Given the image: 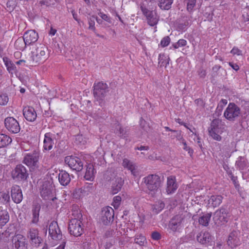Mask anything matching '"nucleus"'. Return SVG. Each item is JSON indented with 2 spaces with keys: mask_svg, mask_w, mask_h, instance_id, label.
Instances as JSON below:
<instances>
[{
  "mask_svg": "<svg viewBox=\"0 0 249 249\" xmlns=\"http://www.w3.org/2000/svg\"><path fill=\"white\" fill-rule=\"evenodd\" d=\"M23 114L25 118L29 122H34L37 117L35 109L31 107H25L23 109Z\"/></svg>",
  "mask_w": 249,
  "mask_h": 249,
  "instance_id": "nucleus-23",
  "label": "nucleus"
},
{
  "mask_svg": "<svg viewBox=\"0 0 249 249\" xmlns=\"http://www.w3.org/2000/svg\"><path fill=\"white\" fill-rule=\"evenodd\" d=\"M71 14H72V16H73V18H74L76 21H77L78 23H79L80 20H79V19H78V18H77V14L75 13V12L74 10H72V11H71Z\"/></svg>",
  "mask_w": 249,
  "mask_h": 249,
  "instance_id": "nucleus-62",
  "label": "nucleus"
},
{
  "mask_svg": "<svg viewBox=\"0 0 249 249\" xmlns=\"http://www.w3.org/2000/svg\"><path fill=\"white\" fill-rule=\"evenodd\" d=\"M27 45H28V44H26V41H25L23 36L22 37H19L17 39L14 46L17 50L23 51Z\"/></svg>",
  "mask_w": 249,
  "mask_h": 249,
  "instance_id": "nucleus-36",
  "label": "nucleus"
},
{
  "mask_svg": "<svg viewBox=\"0 0 249 249\" xmlns=\"http://www.w3.org/2000/svg\"><path fill=\"white\" fill-rule=\"evenodd\" d=\"M108 91L107 85L103 82H99L94 85L93 94L98 101H102Z\"/></svg>",
  "mask_w": 249,
  "mask_h": 249,
  "instance_id": "nucleus-6",
  "label": "nucleus"
},
{
  "mask_svg": "<svg viewBox=\"0 0 249 249\" xmlns=\"http://www.w3.org/2000/svg\"><path fill=\"white\" fill-rule=\"evenodd\" d=\"M75 142L77 144H84L86 141L82 135H78L75 138Z\"/></svg>",
  "mask_w": 249,
  "mask_h": 249,
  "instance_id": "nucleus-48",
  "label": "nucleus"
},
{
  "mask_svg": "<svg viewBox=\"0 0 249 249\" xmlns=\"http://www.w3.org/2000/svg\"><path fill=\"white\" fill-rule=\"evenodd\" d=\"M54 144L53 140L52 139V134L47 133L45 134L43 141V148L45 150H50Z\"/></svg>",
  "mask_w": 249,
  "mask_h": 249,
  "instance_id": "nucleus-27",
  "label": "nucleus"
},
{
  "mask_svg": "<svg viewBox=\"0 0 249 249\" xmlns=\"http://www.w3.org/2000/svg\"><path fill=\"white\" fill-rule=\"evenodd\" d=\"M4 124L6 128L11 133L17 134L20 131V127L19 123L13 117L6 118L4 120Z\"/></svg>",
  "mask_w": 249,
  "mask_h": 249,
  "instance_id": "nucleus-15",
  "label": "nucleus"
},
{
  "mask_svg": "<svg viewBox=\"0 0 249 249\" xmlns=\"http://www.w3.org/2000/svg\"><path fill=\"white\" fill-rule=\"evenodd\" d=\"M239 107L234 103H230L224 112V117L230 122H234L241 115Z\"/></svg>",
  "mask_w": 249,
  "mask_h": 249,
  "instance_id": "nucleus-2",
  "label": "nucleus"
},
{
  "mask_svg": "<svg viewBox=\"0 0 249 249\" xmlns=\"http://www.w3.org/2000/svg\"><path fill=\"white\" fill-rule=\"evenodd\" d=\"M40 205L37 203H34L32 206V218L31 222L33 224H36L39 221V212L40 210Z\"/></svg>",
  "mask_w": 249,
  "mask_h": 249,
  "instance_id": "nucleus-26",
  "label": "nucleus"
},
{
  "mask_svg": "<svg viewBox=\"0 0 249 249\" xmlns=\"http://www.w3.org/2000/svg\"><path fill=\"white\" fill-rule=\"evenodd\" d=\"M2 59L8 72L11 74L15 72L16 67L15 64L7 57H3Z\"/></svg>",
  "mask_w": 249,
  "mask_h": 249,
  "instance_id": "nucleus-31",
  "label": "nucleus"
},
{
  "mask_svg": "<svg viewBox=\"0 0 249 249\" xmlns=\"http://www.w3.org/2000/svg\"><path fill=\"white\" fill-rule=\"evenodd\" d=\"M122 165L124 168L129 170L134 176L137 177L139 175V171L138 166L132 161L127 159H124Z\"/></svg>",
  "mask_w": 249,
  "mask_h": 249,
  "instance_id": "nucleus-22",
  "label": "nucleus"
},
{
  "mask_svg": "<svg viewBox=\"0 0 249 249\" xmlns=\"http://www.w3.org/2000/svg\"><path fill=\"white\" fill-rule=\"evenodd\" d=\"M187 9L191 12L196 5V0H186Z\"/></svg>",
  "mask_w": 249,
  "mask_h": 249,
  "instance_id": "nucleus-44",
  "label": "nucleus"
},
{
  "mask_svg": "<svg viewBox=\"0 0 249 249\" xmlns=\"http://www.w3.org/2000/svg\"><path fill=\"white\" fill-rule=\"evenodd\" d=\"M98 14L103 19L108 23H111V18L107 15L102 12H100Z\"/></svg>",
  "mask_w": 249,
  "mask_h": 249,
  "instance_id": "nucleus-51",
  "label": "nucleus"
},
{
  "mask_svg": "<svg viewBox=\"0 0 249 249\" xmlns=\"http://www.w3.org/2000/svg\"><path fill=\"white\" fill-rule=\"evenodd\" d=\"M185 216L183 213L173 216L170 220L168 228L173 232H180L184 228Z\"/></svg>",
  "mask_w": 249,
  "mask_h": 249,
  "instance_id": "nucleus-3",
  "label": "nucleus"
},
{
  "mask_svg": "<svg viewBox=\"0 0 249 249\" xmlns=\"http://www.w3.org/2000/svg\"><path fill=\"white\" fill-rule=\"evenodd\" d=\"M114 218V210L110 207L103 209L100 218V222L104 225H107L113 221Z\"/></svg>",
  "mask_w": 249,
  "mask_h": 249,
  "instance_id": "nucleus-17",
  "label": "nucleus"
},
{
  "mask_svg": "<svg viewBox=\"0 0 249 249\" xmlns=\"http://www.w3.org/2000/svg\"><path fill=\"white\" fill-rule=\"evenodd\" d=\"M11 195L12 200L16 203H19L22 200L21 190L17 185H13L11 188Z\"/></svg>",
  "mask_w": 249,
  "mask_h": 249,
  "instance_id": "nucleus-21",
  "label": "nucleus"
},
{
  "mask_svg": "<svg viewBox=\"0 0 249 249\" xmlns=\"http://www.w3.org/2000/svg\"><path fill=\"white\" fill-rule=\"evenodd\" d=\"M15 5V0H9L7 2V7L9 8V10L13 9Z\"/></svg>",
  "mask_w": 249,
  "mask_h": 249,
  "instance_id": "nucleus-54",
  "label": "nucleus"
},
{
  "mask_svg": "<svg viewBox=\"0 0 249 249\" xmlns=\"http://www.w3.org/2000/svg\"><path fill=\"white\" fill-rule=\"evenodd\" d=\"M222 199L223 197L220 195L212 196L209 200V204L216 207L221 203Z\"/></svg>",
  "mask_w": 249,
  "mask_h": 249,
  "instance_id": "nucleus-32",
  "label": "nucleus"
},
{
  "mask_svg": "<svg viewBox=\"0 0 249 249\" xmlns=\"http://www.w3.org/2000/svg\"><path fill=\"white\" fill-rule=\"evenodd\" d=\"M23 37L28 45L36 42L38 38V34L34 30H30L25 33Z\"/></svg>",
  "mask_w": 249,
  "mask_h": 249,
  "instance_id": "nucleus-24",
  "label": "nucleus"
},
{
  "mask_svg": "<svg viewBox=\"0 0 249 249\" xmlns=\"http://www.w3.org/2000/svg\"><path fill=\"white\" fill-rule=\"evenodd\" d=\"M121 201V196H115L113 198V205L115 208H118L120 204Z\"/></svg>",
  "mask_w": 249,
  "mask_h": 249,
  "instance_id": "nucleus-49",
  "label": "nucleus"
},
{
  "mask_svg": "<svg viewBox=\"0 0 249 249\" xmlns=\"http://www.w3.org/2000/svg\"><path fill=\"white\" fill-rule=\"evenodd\" d=\"M136 149H138L139 150H147L149 149L148 146H141L140 147H137L136 148Z\"/></svg>",
  "mask_w": 249,
  "mask_h": 249,
  "instance_id": "nucleus-63",
  "label": "nucleus"
},
{
  "mask_svg": "<svg viewBox=\"0 0 249 249\" xmlns=\"http://www.w3.org/2000/svg\"><path fill=\"white\" fill-rule=\"evenodd\" d=\"M49 234L53 240L57 241L62 239L63 235L56 221H53L50 223Z\"/></svg>",
  "mask_w": 249,
  "mask_h": 249,
  "instance_id": "nucleus-18",
  "label": "nucleus"
},
{
  "mask_svg": "<svg viewBox=\"0 0 249 249\" xmlns=\"http://www.w3.org/2000/svg\"><path fill=\"white\" fill-rule=\"evenodd\" d=\"M52 183L48 180L44 181L40 187V195L44 199H53V193L54 190Z\"/></svg>",
  "mask_w": 249,
  "mask_h": 249,
  "instance_id": "nucleus-10",
  "label": "nucleus"
},
{
  "mask_svg": "<svg viewBox=\"0 0 249 249\" xmlns=\"http://www.w3.org/2000/svg\"><path fill=\"white\" fill-rule=\"evenodd\" d=\"M226 128V125L221 120L214 119L209 128V134L214 140L220 141L221 140L220 134Z\"/></svg>",
  "mask_w": 249,
  "mask_h": 249,
  "instance_id": "nucleus-1",
  "label": "nucleus"
},
{
  "mask_svg": "<svg viewBox=\"0 0 249 249\" xmlns=\"http://www.w3.org/2000/svg\"><path fill=\"white\" fill-rule=\"evenodd\" d=\"M95 17L94 16H92L91 17L89 18V30H91L93 31V32H95L96 30L95 27V22L94 19H95Z\"/></svg>",
  "mask_w": 249,
  "mask_h": 249,
  "instance_id": "nucleus-46",
  "label": "nucleus"
},
{
  "mask_svg": "<svg viewBox=\"0 0 249 249\" xmlns=\"http://www.w3.org/2000/svg\"><path fill=\"white\" fill-rule=\"evenodd\" d=\"M65 242H63L62 244H61L59 247H58L56 249H64L65 247Z\"/></svg>",
  "mask_w": 249,
  "mask_h": 249,
  "instance_id": "nucleus-64",
  "label": "nucleus"
},
{
  "mask_svg": "<svg viewBox=\"0 0 249 249\" xmlns=\"http://www.w3.org/2000/svg\"><path fill=\"white\" fill-rule=\"evenodd\" d=\"M28 176V174L26 168L21 164L18 165L12 172L13 178L18 180H25Z\"/></svg>",
  "mask_w": 249,
  "mask_h": 249,
  "instance_id": "nucleus-19",
  "label": "nucleus"
},
{
  "mask_svg": "<svg viewBox=\"0 0 249 249\" xmlns=\"http://www.w3.org/2000/svg\"><path fill=\"white\" fill-rule=\"evenodd\" d=\"M198 74L200 77L203 78L205 76L206 73L205 71L203 70H200L198 72Z\"/></svg>",
  "mask_w": 249,
  "mask_h": 249,
  "instance_id": "nucleus-61",
  "label": "nucleus"
},
{
  "mask_svg": "<svg viewBox=\"0 0 249 249\" xmlns=\"http://www.w3.org/2000/svg\"><path fill=\"white\" fill-rule=\"evenodd\" d=\"M237 169L241 171L247 169L249 167V163L245 157H239L235 162Z\"/></svg>",
  "mask_w": 249,
  "mask_h": 249,
  "instance_id": "nucleus-29",
  "label": "nucleus"
},
{
  "mask_svg": "<svg viewBox=\"0 0 249 249\" xmlns=\"http://www.w3.org/2000/svg\"><path fill=\"white\" fill-rule=\"evenodd\" d=\"M109 175L112 176L109 179L111 181V193L113 195L116 194L121 191L124 180L121 177L115 175L114 173L108 172V176Z\"/></svg>",
  "mask_w": 249,
  "mask_h": 249,
  "instance_id": "nucleus-8",
  "label": "nucleus"
},
{
  "mask_svg": "<svg viewBox=\"0 0 249 249\" xmlns=\"http://www.w3.org/2000/svg\"><path fill=\"white\" fill-rule=\"evenodd\" d=\"M166 57L164 54H160L159 56V64L160 66L166 67L168 62H166Z\"/></svg>",
  "mask_w": 249,
  "mask_h": 249,
  "instance_id": "nucleus-45",
  "label": "nucleus"
},
{
  "mask_svg": "<svg viewBox=\"0 0 249 249\" xmlns=\"http://www.w3.org/2000/svg\"><path fill=\"white\" fill-rule=\"evenodd\" d=\"M231 180L232 181L234 185V186L237 189H239V187H240V185H239V184L238 183V181L237 180V177H234V176H231Z\"/></svg>",
  "mask_w": 249,
  "mask_h": 249,
  "instance_id": "nucleus-53",
  "label": "nucleus"
},
{
  "mask_svg": "<svg viewBox=\"0 0 249 249\" xmlns=\"http://www.w3.org/2000/svg\"><path fill=\"white\" fill-rule=\"evenodd\" d=\"M170 41V38L169 36L163 37L160 42V45L162 47H164L168 45Z\"/></svg>",
  "mask_w": 249,
  "mask_h": 249,
  "instance_id": "nucleus-50",
  "label": "nucleus"
},
{
  "mask_svg": "<svg viewBox=\"0 0 249 249\" xmlns=\"http://www.w3.org/2000/svg\"><path fill=\"white\" fill-rule=\"evenodd\" d=\"M231 53L233 54L242 55V51L236 47H233L231 50Z\"/></svg>",
  "mask_w": 249,
  "mask_h": 249,
  "instance_id": "nucleus-55",
  "label": "nucleus"
},
{
  "mask_svg": "<svg viewBox=\"0 0 249 249\" xmlns=\"http://www.w3.org/2000/svg\"><path fill=\"white\" fill-rule=\"evenodd\" d=\"M228 211L224 208H221L214 213L213 220L217 225L224 224L228 221Z\"/></svg>",
  "mask_w": 249,
  "mask_h": 249,
  "instance_id": "nucleus-16",
  "label": "nucleus"
},
{
  "mask_svg": "<svg viewBox=\"0 0 249 249\" xmlns=\"http://www.w3.org/2000/svg\"><path fill=\"white\" fill-rule=\"evenodd\" d=\"M227 103L228 102L226 99H222L220 101L218 106H221L222 108H224V106L227 104Z\"/></svg>",
  "mask_w": 249,
  "mask_h": 249,
  "instance_id": "nucleus-59",
  "label": "nucleus"
},
{
  "mask_svg": "<svg viewBox=\"0 0 249 249\" xmlns=\"http://www.w3.org/2000/svg\"><path fill=\"white\" fill-rule=\"evenodd\" d=\"M58 179L60 184L63 186L67 185L71 181L69 174L66 171H61L58 175Z\"/></svg>",
  "mask_w": 249,
  "mask_h": 249,
  "instance_id": "nucleus-30",
  "label": "nucleus"
},
{
  "mask_svg": "<svg viewBox=\"0 0 249 249\" xmlns=\"http://www.w3.org/2000/svg\"><path fill=\"white\" fill-rule=\"evenodd\" d=\"M180 140L181 141V143L183 145V149L188 151L190 156H192L194 152L193 150L189 146H187L186 141L182 138H181Z\"/></svg>",
  "mask_w": 249,
  "mask_h": 249,
  "instance_id": "nucleus-43",
  "label": "nucleus"
},
{
  "mask_svg": "<svg viewBox=\"0 0 249 249\" xmlns=\"http://www.w3.org/2000/svg\"><path fill=\"white\" fill-rule=\"evenodd\" d=\"M178 42V44L180 47H183L185 46L187 44V41L186 40L183 39H179Z\"/></svg>",
  "mask_w": 249,
  "mask_h": 249,
  "instance_id": "nucleus-57",
  "label": "nucleus"
},
{
  "mask_svg": "<svg viewBox=\"0 0 249 249\" xmlns=\"http://www.w3.org/2000/svg\"><path fill=\"white\" fill-rule=\"evenodd\" d=\"M211 213H204L199 218L198 222L199 224L204 226H207L211 219Z\"/></svg>",
  "mask_w": 249,
  "mask_h": 249,
  "instance_id": "nucleus-38",
  "label": "nucleus"
},
{
  "mask_svg": "<svg viewBox=\"0 0 249 249\" xmlns=\"http://www.w3.org/2000/svg\"><path fill=\"white\" fill-rule=\"evenodd\" d=\"M173 0H159V6L163 10H168L171 7Z\"/></svg>",
  "mask_w": 249,
  "mask_h": 249,
  "instance_id": "nucleus-39",
  "label": "nucleus"
},
{
  "mask_svg": "<svg viewBox=\"0 0 249 249\" xmlns=\"http://www.w3.org/2000/svg\"><path fill=\"white\" fill-rule=\"evenodd\" d=\"M27 237L31 246L34 248H38L43 241V239L39 235V231L36 228H30L27 232Z\"/></svg>",
  "mask_w": 249,
  "mask_h": 249,
  "instance_id": "nucleus-5",
  "label": "nucleus"
},
{
  "mask_svg": "<svg viewBox=\"0 0 249 249\" xmlns=\"http://www.w3.org/2000/svg\"><path fill=\"white\" fill-rule=\"evenodd\" d=\"M141 9L143 14L146 17L148 24L151 26L156 25L159 21V18L156 13L149 10L143 4H141Z\"/></svg>",
  "mask_w": 249,
  "mask_h": 249,
  "instance_id": "nucleus-13",
  "label": "nucleus"
},
{
  "mask_svg": "<svg viewBox=\"0 0 249 249\" xmlns=\"http://www.w3.org/2000/svg\"><path fill=\"white\" fill-rule=\"evenodd\" d=\"M240 233L237 231H233L230 233L227 240L228 246L231 248H234L241 244L239 238Z\"/></svg>",
  "mask_w": 249,
  "mask_h": 249,
  "instance_id": "nucleus-20",
  "label": "nucleus"
},
{
  "mask_svg": "<svg viewBox=\"0 0 249 249\" xmlns=\"http://www.w3.org/2000/svg\"><path fill=\"white\" fill-rule=\"evenodd\" d=\"M223 109V108H222L221 106H217L215 111L214 115H215L216 117H219L222 114Z\"/></svg>",
  "mask_w": 249,
  "mask_h": 249,
  "instance_id": "nucleus-52",
  "label": "nucleus"
},
{
  "mask_svg": "<svg viewBox=\"0 0 249 249\" xmlns=\"http://www.w3.org/2000/svg\"><path fill=\"white\" fill-rule=\"evenodd\" d=\"M9 220V214L6 210L0 211V226H4Z\"/></svg>",
  "mask_w": 249,
  "mask_h": 249,
  "instance_id": "nucleus-33",
  "label": "nucleus"
},
{
  "mask_svg": "<svg viewBox=\"0 0 249 249\" xmlns=\"http://www.w3.org/2000/svg\"><path fill=\"white\" fill-rule=\"evenodd\" d=\"M39 157V152L36 151H34L25 155L23 162L33 169L37 168L38 167Z\"/></svg>",
  "mask_w": 249,
  "mask_h": 249,
  "instance_id": "nucleus-7",
  "label": "nucleus"
},
{
  "mask_svg": "<svg viewBox=\"0 0 249 249\" xmlns=\"http://www.w3.org/2000/svg\"><path fill=\"white\" fill-rule=\"evenodd\" d=\"M116 133L120 137L123 139H126L129 136L127 128L122 127L119 124L116 126Z\"/></svg>",
  "mask_w": 249,
  "mask_h": 249,
  "instance_id": "nucleus-34",
  "label": "nucleus"
},
{
  "mask_svg": "<svg viewBox=\"0 0 249 249\" xmlns=\"http://www.w3.org/2000/svg\"><path fill=\"white\" fill-rule=\"evenodd\" d=\"M45 47L37 48L36 52H32L33 64L36 65L44 61L47 58Z\"/></svg>",
  "mask_w": 249,
  "mask_h": 249,
  "instance_id": "nucleus-12",
  "label": "nucleus"
},
{
  "mask_svg": "<svg viewBox=\"0 0 249 249\" xmlns=\"http://www.w3.org/2000/svg\"><path fill=\"white\" fill-rule=\"evenodd\" d=\"M145 238L142 235H138L135 238V242L140 245H143L145 241Z\"/></svg>",
  "mask_w": 249,
  "mask_h": 249,
  "instance_id": "nucleus-42",
  "label": "nucleus"
},
{
  "mask_svg": "<svg viewBox=\"0 0 249 249\" xmlns=\"http://www.w3.org/2000/svg\"><path fill=\"white\" fill-rule=\"evenodd\" d=\"M9 98L6 94H2L0 95V105H5L7 104Z\"/></svg>",
  "mask_w": 249,
  "mask_h": 249,
  "instance_id": "nucleus-47",
  "label": "nucleus"
},
{
  "mask_svg": "<svg viewBox=\"0 0 249 249\" xmlns=\"http://www.w3.org/2000/svg\"><path fill=\"white\" fill-rule=\"evenodd\" d=\"M114 232L113 230H108L106 231L105 235L107 237H109L112 236Z\"/></svg>",
  "mask_w": 249,
  "mask_h": 249,
  "instance_id": "nucleus-58",
  "label": "nucleus"
},
{
  "mask_svg": "<svg viewBox=\"0 0 249 249\" xmlns=\"http://www.w3.org/2000/svg\"><path fill=\"white\" fill-rule=\"evenodd\" d=\"M143 179L146 188L151 192L157 191L160 186L161 183V178L160 177L157 175H149L145 177Z\"/></svg>",
  "mask_w": 249,
  "mask_h": 249,
  "instance_id": "nucleus-4",
  "label": "nucleus"
},
{
  "mask_svg": "<svg viewBox=\"0 0 249 249\" xmlns=\"http://www.w3.org/2000/svg\"><path fill=\"white\" fill-rule=\"evenodd\" d=\"M229 65L232 67L233 69H234L235 71H238L239 69V67L238 65H237L236 64H234L231 62L229 63Z\"/></svg>",
  "mask_w": 249,
  "mask_h": 249,
  "instance_id": "nucleus-60",
  "label": "nucleus"
},
{
  "mask_svg": "<svg viewBox=\"0 0 249 249\" xmlns=\"http://www.w3.org/2000/svg\"><path fill=\"white\" fill-rule=\"evenodd\" d=\"M197 241L202 244L209 243L212 240V236L208 231L201 232L196 236Z\"/></svg>",
  "mask_w": 249,
  "mask_h": 249,
  "instance_id": "nucleus-28",
  "label": "nucleus"
},
{
  "mask_svg": "<svg viewBox=\"0 0 249 249\" xmlns=\"http://www.w3.org/2000/svg\"><path fill=\"white\" fill-rule=\"evenodd\" d=\"M165 204L161 201H159L153 206V211L158 213L160 212L164 207Z\"/></svg>",
  "mask_w": 249,
  "mask_h": 249,
  "instance_id": "nucleus-40",
  "label": "nucleus"
},
{
  "mask_svg": "<svg viewBox=\"0 0 249 249\" xmlns=\"http://www.w3.org/2000/svg\"><path fill=\"white\" fill-rule=\"evenodd\" d=\"M10 199L8 193L0 192V201L4 203H7L9 202Z\"/></svg>",
  "mask_w": 249,
  "mask_h": 249,
  "instance_id": "nucleus-41",
  "label": "nucleus"
},
{
  "mask_svg": "<svg viewBox=\"0 0 249 249\" xmlns=\"http://www.w3.org/2000/svg\"><path fill=\"white\" fill-rule=\"evenodd\" d=\"M12 242L15 249H28V244L26 238L22 234L14 235L12 237Z\"/></svg>",
  "mask_w": 249,
  "mask_h": 249,
  "instance_id": "nucleus-14",
  "label": "nucleus"
},
{
  "mask_svg": "<svg viewBox=\"0 0 249 249\" xmlns=\"http://www.w3.org/2000/svg\"><path fill=\"white\" fill-rule=\"evenodd\" d=\"M12 142V139L8 135L0 134V147H4Z\"/></svg>",
  "mask_w": 249,
  "mask_h": 249,
  "instance_id": "nucleus-37",
  "label": "nucleus"
},
{
  "mask_svg": "<svg viewBox=\"0 0 249 249\" xmlns=\"http://www.w3.org/2000/svg\"><path fill=\"white\" fill-rule=\"evenodd\" d=\"M152 237L154 240H158L160 238V235L159 232L154 231L152 233Z\"/></svg>",
  "mask_w": 249,
  "mask_h": 249,
  "instance_id": "nucleus-56",
  "label": "nucleus"
},
{
  "mask_svg": "<svg viewBox=\"0 0 249 249\" xmlns=\"http://www.w3.org/2000/svg\"><path fill=\"white\" fill-rule=\"evenodd\" d=\"M178 188V184L176 182V178L174 176H171L167 178L166 192L169 194H172Z\"/></svg>",
  "mask_w": 249,
  "mask_h": 249,
  "instance_id": "nucleus-25",
  "label": "nucleus"
},
{
  "mask_svg": "<svg viewBox=\"0 0 249 249\" xmlns=\"http://www.w3.org/2000/svg\"><path fill=\"white\" fill-rule=\"evenodd\" d=\"M94 169L93 165L89 164L87 167L84 178L86 180H92L94 177Z\"/></svg>",
  "mask_w": 249,
  "mask_h": 249,
  "instance_id": "nucleus-35",
  "label": "nucleus"
},
{
  "mask_svg": "<svg viewBox=\"0 0 249 249\" xmlns=\"http://www.w3.org/2000/svg\"><path fill=\"white\" fill-rule=\"evenodd\" d=\"M82 222L77 218L72 219L69 222L68 230L70 233L74 236H80L83 231Z\"/></svg>",
  "mask_w": 249,
  "mask_h": 249,
  "instance_id": "nucleus-9",
  "label": "nucleus"
},
{
  "mask_svg": "<svg viewBox=\"0 0 249 249\" xmlns=\"http://www.w3.org/2000/svg\"><path fill=\"white\" fill-rule=\"evenodd\" d=\"M65 162L73 170L79 172L83 169V161L77 157L67 156L65 159Z\"/></svg>",
  "mask_w": 249,
  "mask_h": 249,
  "instance_id": "nucleus-11",
  "label": "nucleus"
}]
</instances>
